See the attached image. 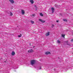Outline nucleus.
Segmentation results:
<instances>
[{"label":"nucleus","mask_w":73,"mask_h":73,"mask_svg":"<svg viewBox=\"0 0 73 73\" xmlns=\"http://www.w3.org/2000/svg\"><path fill=\"white\" fill-rule=\"evenodd\" d=\"M45 54L46 55H48L49 54H50V52L48 51L45 52Z\"/></svg>","instance_id":"nucleus-5"},{"label":"nucleus","mask_w":73,"mask_h":73,"mask_svg":"<svg viewBox=\"0 0 73 73\" xmlns=\"http://www.w3.org/2000/svg\"><path fill=\"white\" fill-rule=\"evenodd\" d=\"M51 27H52V28H53V27H54V25L52 24V25Z\"/></svg>","instance_id":"nucleus-19"},{"label":"nucleus","mask_w":73,"mask_h":73,"mask_svg":"<svg viewBox=\"0 0 73 73\" xmlns=\"http://www.w3.org/2000/svg\"><path fill=\"white\" fill-rule=\"evenodd\" d=\"M62 37H65V35H62Z\"/></svg>","instance_id":"nucleus-17"},{"label":"nucleus","mask_w":73,"mask_h":73,"mask_svg":"<svg viewBox=\"0 0 73 73\" xmlns=\"http://www.w3.org/2000/svg\"><path fill=\"white\" fill-rule=\"evenodd\" d=\"M66 43L67 44H68V41H66Z\"/></svg>","instance_id":"nucleus-23"},{"label":"nucleus","mask_w":73,"mask_h":73,"mask_svg":"<svg viewBox=\"0 0 73 73\" xmlns=\"http://www.w3.org/2000/svg\"><path fill=\"white\" fill-rule=\"evenodd\" d=\"M31 23H32L33 24V23H34V21H31Z\"/></svg>","instance_id":"nucleus-18"},{"label":"nucleus","mask_w":73,"mask_h":73,"mask_svg":"<svg viewBox=\"0 0 73 73\" xmlns=\"http://www.w3.org/2000/svg\"><path fill=\"white\" fill-rule=\"evenodd\" d=\"M21 36H22V35H21V34H20V35H18V37H21Z\"/></svg>","instance_id":"nucleus-13"},{"label":"nucleus","mask_w":73,"mask_h":73,"mask_svg":"<svg viewBox=\"0 0 73 73\" xmlns=\"http://www.w3.org/2000/svg\"><path fill=\"white\" fill-rule=\"evenodd\" d=\"M57 43H58L59 44H60V43L61 42H60V41L59 40H57Z\"/></svg>","instance_id":"nucleus-12"},{"label":"nucleus","mask_w":73,"mask_h":73,"mask_svg":"<svg viewBox=\"0 0 73 73\" xmlns=\"http://www.w3.org/2000/svg\"><path fill=\"white\" fill-rule=\"evenodd\" d=\"M71 41L72 42V41H73V39H72L71 40Z\"/></svg>","instance_id":"nucleus-22"},{"label":"nucleus","mask_w":73,"mask_h":73,"mask_svg":"<svg viewBox=\"0 0 73 73\" xmlns=\"http://www.w3.org/2000/svg\"><path fill=\"white\" fill-rule=\"evenodd\" d=\"M70 68H72V67H73V64H72V63L71 64H70Z\"/></svg>","instance_id":"nucleus-10"},{"label":"nucleus","mask_w":73,"mask_h":73,"mask_svg":"<svg viewBox=\"0 0 73 73\" xmlns=\"http://www.w3.org/2000/svg\"><path fill=\"white\" fill-rule=\"evenodd\" d=\"M35 46H33V48H35Z\"/></svg>","instance_id":"nucleus-27"},{"label":"nucleus","mask_w":73,"mask_h":73,"mask_svg":"<svg viewBox=\"0 0 73 73\" xmlns=\"http://www.w3.org/2000/svg\"><path fill=\"white\" fill-rule=\"evenodd\" d=\"M30 1L31 4H33L34 3V1H33V0H30Z\"/></svg>","instance_id":"nucleus-8"},{"label":"nucleus","mask_w":73,"mask_h":73,"mask_svg":"<svg viewBox=\"0 0 73 73\" xmlns=\"http://www.w3.org/2000/svg\"><path fill=\"white\" fill-rule=\"evenodd\" d=\"M5 62H6V61H5Z\"/></svg>","instance_id":"nucleus-29"},{"label":"nucleus","mask_w":73,"mask_h":73,"mask_svg":"<svg viewBox=\"0 0 73 73\" xmlns=\"http://www.w3.org/2000/svg\"><path fill=\"white\" fill-rule=\"evenodd\" d=\"M10 1L11 3L13 4V3H14V1H13V0H9Z\"/></svg>","instance_id":"nucleus-7"},{"label":"nucleus","mask_w":73,"mask_h":73,"mask_svg":"<svg viewBox=\"0 0 73 73\" xmlns=\"http://www.w3.org/2000/svg\"><path fill=\"white\" fill-rule=\"evenodd\" d=\"M21 13H22V15H24V14H25V11L24 10H21Z\"/></svg>","instance_id":"nucleus-6"},{"label":"nucleus","mask_w":73,"mask_h":73,"mask_svg":"<svg viewBox=\"0 0 73 73\" xmlns=\"http://www.w3.org/2000/svg\"><path fill=\"white\" fill-rule=\"evenodd\" d=\"M30 46H31V44H30Z\"/></svg>","instance_id":"nucleus-26"},{"label":"nucleus","mask_w":73,"mask_h":73,"mask_svg":"<svg viewBox=\"0 0 73 73\" xmlns=\"http://www.w3.org/2000/svg\"><path fill=\"white\" fill-rule=\"evenodd\" d=\"M10 15L11 16H12L13 15V13L11 12H10Z\"/></svg>","instance_id":"nucleus-16"},{"label":"nucleus","mask_w":73,"mask_h":73,"mask_svg":"<svg viewBox=\"0 0 73 73\" xmlns=\"http://www.w3.org/2000/svg\"><path fill=\"white\" fill-rule=\"evenodd\" d=\"M11 54L12 56H14V55L15 54V52H14V51H13L11 53Z\"/></svg>","instance_id":"nucleus-9"},{"label":"nucleus","mask_w":73,"mask_h":73,"mask_svg":"<svg viewBox=\"0 0 73 73\" xmlns=\"http://www.w3.org/2000/svg\"><path fill=\"white\" fill-rule=\"evenodd\" d=\"M39 21H41V23H45V21H42V20L41 19H39Z\"/></svg>","instance_id":"nucleus-3"},{"label":"nucleus","mask_w":73,"mask_h":73,"mask_svg":"<svg viewBox=\"0 0 73 73\" xmlns=\"http://www.w3.org/2000/svg\"><path fill=\"white\" fill-rule=\"evenodd\" d=\"M40 15L41 16H43V14H42V13H40Z\"/></svg>","instance_id":"nucleus-14"},{"label":"nucleus","mask_w":73,"mask_h":73,"mask_svg":"<svg viewBox=\"0 0 73 73\" xmlns=\"http://www.w3.org/2000/svg\"><path fill=\"white\" fill-rule=\"evenodd\" d=\"M33 52H34L33 50L31 49V50H28V53H33Z\"/></svg>","instance_id":"nucleus-2"},{"label":"nucleus","mask_w":73,"mask_h":73,"mask_svg":"<svg viewBox=\"0 0 73 73\" xmlns=\"http://www.w3.org/2000/svg\"><path fill=\"white\" fill-rule=\"evenodd\" d=\"M49 32H48L46 33V36H49Z\"/></svg>","instance_id":"nucleus-11"},{"label":"nucleus","mask_w":73,"mask_h":73,"mask_svg":"<svg viewBox=\"0 0 73 73\" xmlns=\"http://www.w3.org/2000/svg\"><path fill=\"white\" fill-rule=\"evenodd\" d=\"M32 16H35V14H33Z\"/></svg>","instance_id":"nucleus-20"},{"label":"nucleus","mask_w":73,"mask_h":73,"mask_svg":"<svg viewBox=\"0 0 73 73\" xmlns=\"http://www.w3.org/2000/svg\"><path fill=\"white\" fill-rule=\"evenodd\" d=\"M51 11H52V13H54V9L53 7H52Z\"/></svg>","instance_id":"nucleus-4"},{"label":"nucleus","mask_w":73,"mask_h":73,"mask_svg":"<svg viewBox=\"0 0 73 73\" xmlns=\"http://www.w3.org/2000/svg\"><path fill=\"white\" fill-rule=\"evenodd\" d=\"M34 7H35V8H37V6L36 5H35Z\"/></svg>","instance_id":"nucleus-21"},{"label":"nucleus","mask_w":73,"mask_h":73,"mask_svg":"<svg viewBox=\"0 0 73 73\" xmlns=\"http://www.w3.org/2000/svg\"><path fill=\"white\" fill-rule=\"evenodd\" d=\"M36 63V60H32L31 61V64L32 65L35 64Z\"/></svg>","instance_id":"nucleus-1"},{"label":"nucleus","mask_w":73,"mask_h":73,"mask_svg":"<svg viewBox=\"0 0 73 73\" xmlns=\"http://www.w3.org/2000/svg\"><path fill=\"white\" fill-rule=\"evenodd\" d=\"M63 20L64 21H67V20L65 19H63Z\"/></svg>","instance_id":"nucleus-15"},{"label":"nucleus","mask_w":73,"mask_h":73,"mask_svg":"<svg viewBox=\"0 0 73 73\" xmlns=\"http://www.w3.org/2000/svg\"><path fill=\"white\" fill-rule=\"evenodd\" d=\"M56 21L57 23H58V21Z\"/></svg>","instance_id":"nucleus-25"},{"label":"nucleus","mask_w":73,"mask_h":73,"mask_svg":"<svg viewBox=\"0 0 73 73\" xmlns=\"http://www.w3.org/2000/svg\"><path fill=\"white\" fill-rule=\"evenodd\" d=\"M72 54L73 55V53H72Z\"/></svg>","instance_id":"nucleus-28"},{"label":"nucleus","mask_w":73,"mask_h":73,"mask_svg":"<svg viewBox=\"0 0 73 73\" xmlns=\"http://www.w3.org/2000/svg\"><path fill=\"white\" fill-rule=\"evenodd\" d=\"M41 67H39V69L40 70V69H41Z\"/></svg>","instance_id":"nucleus-24"}]
</instances>
